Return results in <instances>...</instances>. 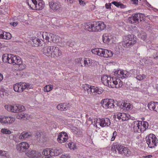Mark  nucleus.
<instances>
[{
	"mask_svg": "<svg viewBox=\"0 0 158 158\" xmlns=\"http://www.w3.org/2000/svg\"><path fill=\"white\" fill-rule=\"evenodd\" d=\"M28 5L32 8L37 10H41L44 7V4L42 0H27Z\"/></svg>",
	"mask_w": 158,
	"mask_h": 158,
	"instance_id": "7",
	"label": "nucleus"
},
{
	"mask_svg": "<svg viewBox=\"0 0 158 158\" xmlns=\"http://www.w3.org/2000/svg\"><path fill=\"white\" fill-rule=\"evenodd\" d=\"M0 122L3 123H6L5 117H0Z\"/></svg>",
	"mask_w": 158,
	"mask_h": 158,
	"instance_id": "50",
	"label": "nucleus"
},
{
	"mask_svg": "<svg viewBox=\"0 0 158 158\" xmlns=\"http://www.w3.org/2000/svg\"><path fill=\"white\" fill-rule=\"evenodd\" d=\"M138 36L139 38H140L142 40H144L146 38V33L141 31L138 32Z\"/></svg>",
	"mask_w": 158,
	"mask_h": 158,
	"instance_id": "37",
	"label": "nucleus"
},
{
	"mask_svg": "<svg viewBox=\"0 0 158 158\" xmlns=\"http://www.w3.org/2000/svg\"><path fill=\"white\" fill-rule=\"evenodd\" d=\"M101 106L105 109L114 108V101L112 99H106L101 101Z\"/></svg>",
	"mask_w": 158,
	"mask_h": 158,
	"instance_id": "14",
	"label": "nucleus"
},
{
	"mask_svg": "<svg viewBox=\"0 0 158 158\" xmlns=\"http://www.w3.org/2000/svg\"><path fill=\"white\" fill-rule=\"evenodd\" d=\"M121 105L123 106V108L124 110H130L132 108V106L130 103L127 102H123L121 104Z\"/></svg>",
	"mask_w": 158,
	"mask_h": 158,
	"instance_id": "32",
	"label": "nucleus"
},
{
	"mask_svg": "<svg viewBox=\"0 0 158 158\" xmlns=\"http://www.w3.org/2000/svg\"><path fill=\"white\" fill-rule=\"evenodd\" d=\"M111 3L114 5L116 6L119 7L121 8H124L126 7L125 5L120 3V2H117L114 1L111 2Z\"/></svg>",
	"mask_w": 158,
	"mask_h": 158,
	"instance_id": "40",
	"label": "nucleus"
},
{
	"mask_svg": "<svg viewBox=\"0 0 158 158\" xmlns=\"http://www.w3.org/2000/svg\"><path fill=\"white\" fill-rule=\"evenodd\" d=\"M158 105V103L157 102H149L148 105V106L149 109L151 110H154L156 112L157 109H156V107Z\"/></svg>",
	"mask_w": 158,
	"mask_h": 158,
	"instance_id": "28",
	"label": "nucleus"
},
{
	"mask_svg": "<svg viewBox=\"0 0 158 158\" xmlns=\"http://www.w3.org/2000/svg\"><path fill=\"white\" fill-rule=\"evenodd\" d=\"M68 139V135L67 133L64 131L60 132L58 135L57 141L60 143L66 142Z\"/></svg>",
	"mask_w": 158,
	"mask_h": 158,
	"instance_id": "18",
	"label": "nucleus"
},
{
	"mask_svg": "<svg viewBox=\"0 0 158 158\" xmlns=\"http://www.w3.org/2000/svg\"><path fill=\"white\" fill-rule=\"evenodd\" d=\"M2 58L3 62L10 64H16L21 63L20 58L19 56L11 54H3Z\"/></svg>",
	"mask_w": 158,
	"mask_h": 158,
	"instance_id": "3",
	"label": "nucleus"
},
{
	"mask_svg": "<svg viewBox=\"0 0 158 158\" xmlns=\"http://www.w3.org/2000/svg\"><path fill=\"white\" fill-rule=\"evenodd\" d=\"M43 158H53L52 157H43Z\"/></svg>",
	"mask_w": 158,
	"mask_h": 158,
	"instance_id": "63",
	"label": "nucleus"
},
{
	"mask_svg": "<svg viewBox=\"0 0 158 158\" xmlns=\"http://www.w3.org/2000/svg\"><path fill=\"white\" fill-rule=\"evenodd\" d=\"M42 154L44 155L45 157H51L50 156L52 154H51V152L50 149H44L42 152ZM43 156L42 157H43Z\"/></svg>",
	"mask_w": 158,
	"mask_h": 158,
	"instance_id": "36",
	"label": "nucleus"
},
{
	"mask_svg": "<svg viewBox=\"0 0 158 158\" xmlns=\"http://www.w3.org/2000/svg\"><path fill=\"white\" fill-rule=\"evenodd\" d=\"M88 122H89V124H91L93 123V120L91 118H89L87 120L86 123H88Z\"/></svg>",
	"mask_w": 158,
	"mask_h": 158,
	"instance_id": "52",
	"label": "nucleus"
},
{
	"mask_svg": "<svg viewBox=\"0 0 158 158\" xmlns=\"http://www.w3.org/2000/svg\"><path fill=\"white\" fill-rule=\"evenodd\" d=\"M79 2L81 4H83V3L84 2L81 0H80L79 1Z\"/></svg>",
	"mask_w": 158,
	"mask_h": 158,
	"instance_id": "60",
	"label": "nucleus"
},
{
	"mask_svg": "<svg viewBox=\"0 0 158 158\" xmlns=\"http://www.w3.org/2000/svg\"><path fill=\"white\" fill-rule=\"evenodd\" d=\"M2 44H1V43H0V49L2 48Z\"/></svg>",
	"mask_w": 158,
	"mask_h": 158,
	"instance_id": "64",
	"label": "nucleus"
},
{
	"mask_svg": "<svg viewBox=\"0 0 158 158\" xmlns=\"http://www.w3.org/2000/svg\"><path fill=\"white\" fill-rule=\"evenodd\" d=\"M11 35L10 33L1 30L0 32V39L9 40L11 38Z\"/></svg>",
	"mask_w": 158,
	"mask_h": 158,
	"instance_id": "25",
	"label": "nucleus"
},
{
	"mask_svg": "<svg viewBox=\"0 0 158 158\" xmlns=\"http://www.w3.org/2000/svg\"><path fill=\"white\" fill-rule=\"evenodd\" d=\"M123 150L122 154H123L127 156H129L131 154V152L127 148L124 147Z\"/></svg>",
	"mask_w": 158,
	"mask_h": 158,
	"instance_id": "35",
	"label": "nucleus"
},
{
	"mask_svg": "<svg viewBox=\"0 0 158 158\" xmlns=\"http://www.w3.org/2000/svg\"><path fill=\"white\" fill-rule=\"evenodd\" d=\"M33 88V85L27 83L22 82L16 83L13 85L15 91L21 93L25 89H30Z\"/></svg>",
	"mask_w": 158,
	"mask_h": 158,
	"instance_id": "6",
	"label": "nucleus"
},
{
	"mask_svg": "<svg viewBox=\"0 0 158 158\" xmlns=\"http://www.w3.org/2000/svg\"><path fill=\"white\" fill-rule=\"evenodd\" d=\"M53 89V85H46L44 88V92H48L51 91Z\"/></svg>",
	"mask_w": 158,
	"mask_h": 158,
	"instance_id": "41",
	"label": "nucleus"
},
{
	"mask_svg": "<svg viewBox=\"0 0 158 158\" xmlns=\"http://www.w3.org/2000/svg\"><path fill=\"white\" fill-rule=\"evenodd\" d=\"M68 146L70 149L74 150L76 147L75 143L72 142H69L68 143Z\"/></svg>",
	"mask_w": 158,
	"mask_h": 158,
	"instance_id": "45",
	"label": "nucleus"
},
{
	"mask_svg": "<svg viewBox=\"0 0 158 158\" xmlns=\"http://www.w3.org/2000/svg\"><path fill=\"white\" fill-rule=\"evenodd\" d=\"M20 61L21 62V63H19L18 64H16L18 65L19 66V69L20 70H23L25 68H26V65L24 64H23L22 63V61L21 60V59L20 58Z\"/></svg>",
	"mask_w": 158,
	"mask_h": 158,
	"instance_id": "44",
	"label": "nucleus"
},
{
	"mask_svg": "<svg viewBox=\"0 0 158 158\" xmlns=\"http://www.w3.org/2000/svg\"><path fill=\"white\" fill-rule=\"evenodd\" d=\"M60 158H70V156L68 154L64 153L60 156Z\"/></svg>",
	"mask_w": 158,
	"mask_h": 158,
	"instance_id": "48",
	"label": "nucleus"
},
{
	"mask_svg": "<svg viewBox=\"0 0 158 158\" xmlns=\"http://www.w3.org/2000/svg\"><path fill=\"white\" fill-rule=\"evenodd\" d=\"M143 15L141 13H137L133 14L132 15L129 17V20L130 23H137L139 22V20H141V18L143 17Z\"/></svg>",
	"mask_w": 158,
	"mask_h": 158,
	"instance_id": "15",
	"label": "nucleus"
},
{
	"mask_svg": "<svg viewBox=\"0 0 158 158\" xmlns=\"http://www.w3.org/2000/svg\"><path fill=\"white\" fill-rule=\"evenodd\" d=\"M30 147L28 143L26 142H22L17 144V150L20 152H24L27 149Z\"/></svg>",
	"mask_w": 158,
	"mask_h": 158,
	"instance_id": "16",
	"label": "nucleus"
},
{
	"mask_svg": "<svg viewBox=\"0 0 158 158\" xmlns=\"http://www.w3.org/2000/svg\"><path fill=\"white\" fill-rule=\"evenodd\" d=\"M94 124L96 125L97 127L98 128V125H100L102 127H108L111 124L110 120L109 118H107L99 119H98L97 118H95L94 119Z\"/></svg>",
	"mask_w": 158,
	"mask_h": 158,
	"instance_id": "12",
	"label": "nucleus"
},
{
	"mask_svg": "<svg viewBox=\"0 0 158 158\" xmlns=\"http://www.w3.org/2000/svg\"><path fill=\"white\" fill-rule=\"evenodd\" d=\"M137 40V38L133 34L129 35L123 37V45L125 47H129L135 44Z\"/></svg>",
	"mask_w": 158,
	"mask_h": 158,
	"instance_id": "8",
	"label": "nucleus"
},
{
	"mask_svg": "<svg viewBox=\"0 0 158 158\" xmlns=\"http://www.w3.org/2000/svg\"><path fill=\"white\" fill-rule=\"evenodd\" d=\"M156 89L158 91V84H156Z\"/></svg>",
	"mask_w": 158,
	"mask_h": 158,
	"instance_id": "61",
	"label": "nucleus"
},
{
	"mask_svg": "<svg viewBox=\"0 0 158 158\" xmlns=\"http://www.w3.org/2000/svg\"><path fill=\"white\" fill-rule=\"evenodd\" d=\"M84 65L85 67H88L91 66L93 62L92 59L88 58H84Z\"/></svg>",
	"mask_w": 158,
	"mask_h": 158,
	"instance_id": "29",
	"label": "nucleus"
},
{
	"mask_svg": "<svg viewBox=\"0 0 158 158\" xmlns=\"http://www.w3.org/2000/svg\"><path fill=\"white\" fill-rule=\"evenodd\" d=\"M146 77L145 75L144 74L139 75H138L136 77V79L139 80L141 81L144 79Z\"/></svg>",
	"mask_w": 158,
	"mask_h": 158,
	"instance_id": "47",
	"label": "nucleus"
},
{
	"mask_svg": "<svg viewBox=\"0 0 158 158\" xmlns=\"http://www.w3.org/2000/svg\"><path fill=\"white\" fill-rule=\"evenodd\" d=\"M48 4L50 10L54 12H60L61 11L63 7L61 3L56 0H50Z\"/></svg>",
	"mask_w": 158,
	"mask_h": 158,
	"instance_id": "9",
	"label": "nucleus"
},
{
	"mask_svg": "<svg viewBox=\"0 0 158 158\" xmlns=\"http://www.w3.org/2000/svg\"><path fill=\"white\" fill-rule=\"evenodd\" d=\"M3 75L0 73V82L3 79Z\"/></svg>",
	"mask_w": 158,
	"mask_h": 158,
	"instance_id": "58",
	"label": "nucleus"
},
{
	"mask_svg": "<svg viewBox=\"0 0 158 158\" xmlns=\"http://www.w3.org/2000/svg\"><path fill=\"white\" fill-rule=\"evenodd\" d=\"M95 31H100L106 28V26L103 22H94Z\"/></svg>",
	"mask_w": 158,
	"mask_h": 158,
	"instance_id": "20",
	"label": "nucleus"
},
{
	"mask_svg": "<svg viewBox=\"0 0 158 158\" xmlns=\"http://www.w3.org/2000/svg\"><path fill=\"white\" fill-rule=\"evenodd\" d=\"M60 150H55L54 152L56 153V155H59L60 154V152H59Z\"/></svg>",
	"mask_w": 158,
	"mask_h": 158,
	"instance_id": "56",
	"label": "nucleus"
},
{
	"mask_svg": "<svg viewBox=\"0 0 158 158\" xmlns=\"http://www.w3.org/2000/svg\"><path fill=\"white\" fill-rule=\"evenodd\" d=\"M1 132L3 134H10L11 132L10 130L6 128H2L1 130Z\"/></svg>",
	"mask_w": 158,
	"mask_h": 158,
	"instance_id": "43",
	"label": "nucleus"
},
{
	"mask_svg": "<svg viewBox=\"0 0 158 158\" xmlns=\"http://www.w3.org/2000/svg\"><path fill=\"white\" fill-rule=\"evenodd\" d=\"M52 52V57H58L61 56L62 54L61 50L57 47L53 46Z\"/></svg>",
	"mask_w": 158,
	"mask_h": 158,
	"instance_id": "22",
	"label": "nucleus"
},
{
	"mask_svg": "<svg viewBox=\"0 0 158 158\" xmlns=\"http://www.w3.org/2000/svg\"><path fill=\"white\" fill-rule=\"evenodd\" d=\"M152 157V155H149L148 156H145V158H151Z\"/></svg>",
	"mask_w": 158,
	"mask_h": 158,
	"instance_id": "59",
	"label": "nucleus"
},
{
	"mask_svg": "<svg viewBox=\"0 0 158 158\" xmlns=\"http://www.w3.org/2000/svg\"><path fill=\"white\" fill-rule=\"evenodd\" d=\"M9 118H10L9 121V124L12 123L15 121V118L11 116L9 117Z\"/></svg>",
	"mask_w": 158,
	"mask_h": 158,
	"instance_id": "49",
	"label": "nucleus"
},
{
	"mask_svg": "<svg viewBox=\"0 0 158 158\" xmlns=\"http://www.w3.org/2000/svg\"><path fill=\"white\" fill-rule=\"evenodd\" d=\"M32 42L35 46H40L42 45V42L40 39L36 38L32 39Z\"/></svg>",
	"mask_w": 158,
	"mask_h": 158,
	"instance_id": "33",
	"label": "nucleus"
},
{
	"mask_svg": "<svg viewBox=\"0 0 158 158\" xmlns=\"http://www.w3.org/2000/svg\"><path fill=\"white\" fill-rule=\"evenodd\" d=\"M74 0H69V2L70 3H73Z\"/></svg>",
	"mask_w": 158,
	"mask_h": 158,
	"instance_id": "62",
	"label": "nucleus"
},
{
	"mask_svg": "<svg viewBox=\"0 0 158 158\" xmlns=\"http://www.w3.org/2000/svg\"><path fill=\"white\" fill-rule=\"evenodd\" d=\"M91 52L93 54L104 58L110 57L113 53L112 51L102 48H95L92 49Z\"/></svg>",
	"mask_w": 158,
	"mask_h": 158,
	"instance_id": "5",
	"label": "nucleus"
},
{
	"mask_svg": "<svg viewBox=\"0 0 158 158\" xmlns=\"http://www.w3.org/2000/svg\"><path fill=\"white\" fill-rule=\"evenodd\" d=\"M53 46H48L44 47L43 49L44 53L47 56L52 57Z\"/></svg>",
	"mask_w": 158,
	"mask_h": 158,
	"instance_id": "23",
	"label": "nucleus"
},
{
	"mask_svg": "<svg viewBox=\"0 0 158 158\" xmlns=\"http://www.w3.org/2000/svg\"><path fill=\"white\" fill-rule=\"evenodd\" d=\"M103 91V89L102 88L100 87H95L94 86H93L92 94H101Z\"/></svg>",
	"mask_w": 158,
	"mask_h": 158,
	"instance_id": "27",
	"label": "nucleus"
},
{
	"mask_svg": "<svg viewBox=\"0 0 158 158\" xmlns=\"http://www.w3.org/2000/svg\"><path fill=\"white\" fill-rule=\"evenodd\" d=\"M31 134L28 132H23L20 135L19 138L20 139H24L31 136Z\"/></svg>",
	"mask_w": 158,
	"mask_h": 158,
	"instance_id": "34",
	"label": "nucleus"
},
{
	"mask_svg": "<svg viewBox=\"0 0 158 158\" xmlns=\"http://www.w3.org/2000/svg\"><path fill=\"white\" fill-rule=\"evenodd\" d=\"M39 37L42 40H45L46 42H50L57 43L58 42L57 39L59 38L58 36H56L55 35L45 32H40L38 34Z\"/></svg>",
	"mask_w": 158,
	"mask_h": 158,
	"instance_id": "4",
	"label": "nucleus"
},
{
	"mask_svg": "<svg viewBox=\"0 0 158 158\" xmlns=\"http://www.w3.org/2000/svg\"><path fill=\"white\" fill-rule=\"evenodd\" d=\"M5 109L8 111L13 113H18L24 111L25 109V107L21 105L16 104L14 105H7L5 106Z\"/></svg>",
	"mask_w": 158,
	"mask_h": 158,
	"instance_id": "10",
	"label": "nucleus"
},
{
	"mask_svg": "<svg viewBox=\"0 0 158 158\" xmlns=\"http://www.w3.org/2000/svg\"><path fill=\"white\" fill-rule=\"evenodd\" d=\"M0 156L3 157H8L9 156L8 152L6 151L0 150Z\"/></svg>",
	"mask_w": 158,
	"mask_h": 158,
	"instance_id": "42",
	"label": "nucleus"
},
{
	"mask_svg": "<svg viewBox=\"0 0 158 158\" xmlns=\"http://www.w3.org/2000/svg\"><path fill=\"white\" fill-rule=\"evenodd\" d=\"M83 58H77L75 60V63L76 64L80 66H83L82 63H84Z\"/></svg>",
	"mask_w": 158,
	"mask_h": 158,
	"instance_id": "38",
	"label": "nucleus"
},
{
	"mask_svg": "<svg viewBox=\"0 0 158 158\" xmlns=\"http://www.w3.org/2000/svg\"><path fill=\"white\" fill-rule=\"evenodd\" d=\"M117 135V132L116 131H114L113 133V136L111 138V141H113L114 140V139L115 138V137Z\"/></svg>",
	"mask_w": 158,
	"mask_h": 158,
	"instance_id": "51",
	"label": "nucleus"
},
{
	"mask_svg": "<svg viewBox=\"0 0 158 158\" xmlns=\"http://www.w3.org/2000/svg\"><path fill=\"white\" fill-rule=\"evenodd\" d=\"M117 118L119 119H121L122 121L128 120L129 118V115L128 114L124 113H119L117 114Z\"/></svg>",
	"mask_w": 158,
	"mask_h": 158,
	"instance_id": "24",
	"label": "nucleus"
},
{
	"mask_svg": "<svg viewBox=\"0 0 158 158\" xmlns=\"http://www.w3.org/2000/svg\"><path fill=\"white\" fill-rule=\"evenodd\" d=\"M94 22L91 23H86L85 24V29L90 31H95Z\"/></svg>",
	"mask_w": 158,
	"mask_h": 158,
	"instance_id": "26",
	"label": "nucleus"
},
{
	"mask_svg": "<svg viewBox=\"0 0 158 158\" xmlns=\"http://www.w3.org/2000/svg\"><path fill=\"white\" fill-rule=\"evenodd\" d=\"M114 75L118 78L124 79L128 77L129 73L127 71L119 70L114 72Z\"/></svg>",
	"mask_w": 158,
	"mask_h": 158,
	"instance_id": "19",
	"label": "nucleus"
},
{
	"mask_svg": "<svg viewBox=\"0 0 158 158\" xmlns=\"http://www.w3.org/2000/svg\"><path fill=\"white\" fill-rule=\"evenodd\" d=\"M72 130L74 133L76 134H79L81 132L80 130L76 127H73L72 128Z\"/></svg>",
	"mask_w": 158,
	"mask_h": 158,
	"instance_id": "46",
	"label": "nucleus"
},
{
	"mask_svg": "<svg viewBox=\"0 0 158 158\" xmlns=\"http://www.w3.org/2000/svg\"><path fill=\"white\" fill-rule=\"evenodd\" d=\"M26 156L31 158H34L36 156V153L35 151L30 150L26 152Z\"/></svg>",
	"mask_w": 158,
	"mask_h": 158,
	"instance_id": "31",
	"label": "nucleus"
},
{
	"mask_svg": "<svg viewBox=\"0 0 158 158\" xmlns=\"http://www.w3.org/2000/svg\"><path fill=\"white\" fill-rule=\"evenodd\" d=\"M102 40L104 43L111 44L115 42L116 38L110 34L105 33L102 35Z\"/></svg>",
	"mask_w": 158,
	"mask_h": 158,
	"instance_id": "13",
	"label": "nucleus"
},
{
	"mask_svg": "<svg viewBox=\"0 0 158 158\" xmlns=\"http://www.w3.org/2000/svg\"><path fill=\"white\" fill-rule=\"evenodd\" d=\"M148 126V123L146 121H134L131 124L132 130L135 132H143Z\"/></svg>",
	"mask_w": 158,
	"mask_h": 158,
	"instance_id": "2",
	"label": "nucleus"
},
{
	"mask_svg": "<svg viewBox=\"0 0 158 158\" xmlns=\"http://www.w3.org/2000/svg\"><path fill=\"white\" fill-rule=\"evenodd\" d=\"M56 107L59 110L61 111L66 110L69 108L68 106L65 103L59 104Z\"/></svg>",
	"mask_w": 158,
	"mask_h": 158,
	"instance_id": "30",
	"label": "nucleus"
},
{
	"mask_svg": "<svg viewBox=\"0 0 158 158\" xmlns=\"http://www.w3.org/2000/svg\"><path fill=\"white\" fill-rule=\"evenodd\" d=\"M140 1L141 0H139ZM133 3L135 4H137L138 3V0H133Z\"/></svg>",
	"mask_w": 158,
	"mask_h": 158,
	"instance_id": "57",
	"label": "nucleus"
},
{
	"mask_svg": "<svg viewBox=\"0 0 158 158\" xmlns=\"http://www.w3.org/2000/svg\"><path fill=\"white\" fill-rule=\"evenodd\" d=\"M124 147V146L120 144L116 145L114 147L115 150H117L118 151V153L120 154H122L123 148Z\"/></svg>",
	"mask_w": 158,
	"mask_h": 158,
	"instance_id": "39",
	"label": "nucleus"
},
{
	"mask_svg": "<svg viewBox=\"0 0 158 158\" xmlns=\"http://www.w3.org/2000/svg\"><path fill=\"white\" fill-rule=\"evenodd\" d=\"M9 117H5L6 123H9Z\"/></svg>",
	"mask_w": 158,
	"mask_h": 158,
	"instance_id": "55",
	"label": "nucleus"
},
{
	"mask_svg": "<svg viewBox=\"0 0 158 158\" xmlns=\"http://www.w3.org/2000/svg\"><path fill=\"white\" fill-rule=\"evenodd\" d=\"M101 81L105 85L111 88H118L123 85V82L118 78H111L107 75H103L101 78Z\"/></svg>",
	"mask_w": 158,
	"mask_h": 158,
	"instance_id": "1",
	"label": "nucleus"
},
{
	"mask_svg": "<svg viewBox=\"0 0 158 158\" xmlns=\"http://www.w3.org/2000/svg\"><path fill=\"white\" fill-rule=\"evenodd\" d=\"M16 118L17 119L25 120L28 118H31L32 116L30 114L21 112L17 114L16 115Z\"/></svg>",
	"mask_w": 158,
	"mask_h": 158,
	"instance_id": "21",
	"label": "nucleus"
},
{
	"mask_svg": "<svg viewBox=\"0 0 158 158\" xmlns=\"http://www.w3.org/2000/svg\"><path fill=\"white\" fill-rule=\"evenodd\" d=\"M146 142L150 148H152L157 146L158 139L156 135L153 134H150L146 138Z\"/></svg>",
	"mask_w": 158,
	"mask_h": 158,
	"instance_id": "11",
	"label": "nucleus"
},
{
	"mask_svg": "<svg viewBox=\"0 0 158 158\" xmlns=\"http://www.w3.org/2000/svg\"><path fill=\"white\" fill-rule=\"evenodd\" d=\"M111 3H106L105 5V6L107 9H109L110 8Z\"/></svg>",
	"mask_w": 158,
	"mask_h": 158,
	"instance_id": "53",
	"label": "nucleus"
},
{
	"mask_svg": "<svg viewBox=\"0 0 158 158\" xmlns=\"http://www.w3.org/2000/svg\"><path fill=\"white\" fill-rule=\"evenodd\" d=\"M82 87L85 96L89 97L92 94L93 86L88 84H85L82 85Z\"/></svg>",
	"mask_w": 158,
	"mask_h": 158,
	"instance_id": "17",
	"label": "nucleus"
},
{
	"mask_svg": "<svg viewBox=\"0 0 158 158\" xmlns=\"http://www.w3.org/2000/svg\"><path fill=\"white\" fill-rule=\"evenodd\" d=\"M18 24V23L16 22H12L10 23V24L13 26L14 27L16 26Z\"/></svg>",
	"mask_w": 158,
	"mask_h": 158,
	"instance_id": "54",
	"label": "nucleus"
}]
</instances>
